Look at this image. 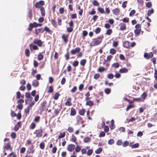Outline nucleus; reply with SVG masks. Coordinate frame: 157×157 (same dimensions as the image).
<instances>
[{
  "label": "nucleus",
  "instance_id": "1",
  "mask_svg": "<svg viewBox=\"0 0 157 157\" xmlns=\"http://www.w3.org/2000/svg\"><path fill=\"white\" fill-rule=\"evenodd\" d=\"M43 42L40 39H35L33 41V44H30L29 45L30 49L31 51L33 50H38L39 48L36 46L34 44H36L39 47H41L42 46Z\"/></svg>",
  "mask_w": 157,
  "mask_h": 157
},
{
  "label": "nucleus",
  "instance_id": "2",
  "mask_svg": "<svg viewBox=\"0 0 157 157\" xmlns=\"http://www.w3.org/2000/svg\"><path fill=\"white\" fill-rule=\"evenodd\" d=\"M103 38V36H100L93 39L91 42L93 46L99 45L101 43Z\"/></svg>",
  "mask_w": 157,
  "mask_h": 157
},
{
  "label": "nucleus",
  "instance_id": "3",
  "mask_svg": "<svg viewBox=\"0 0 157 157\" xmlns=\"http://www.w3.org/2000/svg\"><path fill=\"white\" fill-rule=\"evenodd\" d=\"M135 29L134 30V33L135 36H138L140 34L141 31V26L140 24H136L135 27Z\"/></svg>",
  "mask_w": 157,
  "mask_h": 157
},
{
  "label": "nucleus",
  "instance_id": "4",
  "mask_svg": "<svg viewBox=\"0 0 157 157\" xmlns=\"http://www.w3.org/2000/svg\"><path fill=\"white\" fill-rule=\"evenodd\" d=\"M43 131L42 129H39L36 130L34 133L36 135V136L37 137H40L42 136V133Z\"/></svg>",
  "mask_w": 157,
  "mask_h": 157
},
{
  "label": "nucleus",
  "instance_id": "5",
  "mask_svg": "<svg viewBox=\"0 0 157 157\" xmlns=\"http://www.w3.org/2000/svg\"><path fill=\"white\" fill-rule=\"evenodd\" d=\"M153 54L152 52H150L149 53H144V57L147 59H149L152 58L153 56Z\"/></svg>",
  "mask_w": 157,
  "mask_h": 157
},
{
  "label": "nucleus",
  "instance_id": "6",
  "mask_svg": "<svg viewBox=\"0 0 157 157\" xmlns=\"http://www.w3.org/2000/svg\"><path fill=\"white\" fill-rule=\"evenodd\" d=\"M75 146L73 144H69L67 147V150L70 152H72L74 150Z\"/></svg>",
  "mask_w": 157,
  "mask_h": 157
},
{
  "label": "nucleus",
  "instance_id": "7",
  "mask_svg": "<svg viewBox=\"0 0 157 157\" xmlns=\"http://www.w3.org/2000/svg\"><path fill=\"white\" fill-rule=\"evenodd\" d=\"M112 12L113 14L118 15L119 14L120 12V9L118 8H116L112 10Z\"/></svg>",
  "mask_w": 157,
  "mask_h": 157
},
{
  "label": "nucleus",
  "instance_id": "8",
  "mask_svg": "<svg viewBox=\"0 0 157 157\" xmlns=\"http://www.w3.org/2000/svg\"><path fill=\"white\" fill-rule=\"evenodd\" d=\"M120 30L121 31L125 30L126 29V25L124 23H121L119 24Z\"/></svg>",
  "mask_w": 157,
  "mask_h": 157
},
{
  "label": "nucleus",
  "instance_id": "9",
  "mask_svg": "<svg viewBox=\"0 0 157 157\" xmlns=\"http://www.w3.org/2000/svg\"><path fill=\"white\" fill-rule=\"evenodd\" d=\"M141 23L144 26V28L145 29L149 28L150 25V23L146 21L145 20L143 21Z\"/></svg>",
  "mask_w": 157,
  "mask_h": 157
},
{
  "label": "nucleus",
  "instance_id": "10",
  "mask_svg": "<svg viewBox=\"0 0 157 157\" xmlns=\"http://www.w3.org/2000/svg\"><path fill=\"white\" fill-rule=\"evenodd\" d=\"M81 50V49L79 47H76L75 49H72L71 51V53L72 55H75L76 53L79 52Z\"/></svg>",
  "mask_w": 157,
  "mask_h": 157
},
{
  "label": "nucleus",
  "instance_id": "11",
  "mask_svg": "<svg viewBox=\"0 0 157 157\" xmlns=\"http://www.w3.org/2000/svg\"><path fill=\"white\" fill-rule=\"evenodd\" d=\"M69 35H65L63 34L62 36V38L65 43H67L68 41V38Z\"/></svg>",
  "mask_w": 157,
  "mask_h": 157
},
{
  "label": "nucleus",
  "instance_id": "12",
  "mask_svg": "<svg viewBox=\"0 0 157 157\" xmlns=\"http://www.w3.org/2000/svg\"><path fill=\"white\" fill-rule=\"evenodd\" d=\"M71 97H68L67 99V101L65 103V105L66 106H71L72 105V103L71 102Z\"/></svg>",
  "mask_w": 157,
  "mask_h": 157
},
{
  "label": "nucleus",
  "instance_id": "13",
  "mask_svg": "<svg viewBox=\"0 0 157 157\" xmlns=\"http://www.w3.org/2000/svg\"><path fill=\"white\" fill-rule=\"evenodd\" d=\"M4 149L10 150L11 151L12 148L11 147V143L10 142L6 144H5L4 147Z\"/></svg>",
  "mask_w": 157,
  "mask_h": 157
},
{
  "label": "nucleus",
  "instance_id": "14",
  "mask_svg": "<svg viewBox=\"0 0 157 157\" xmlns=\"http://www.w3.org/2000/svg\"><path fill=\"white\" fill-rule=\"evenodd\" d=\"M147 91L144 92L141 95V98L142 101V102H144L146 98L147 97Z\"/></svg>",
  "mask_w": 157,
  "mask_h": 157
},
{
  "label": "nucleus",
  "instance_id": "15",
  "mask_svg": "<svg viewBox=\"0 0 157 157\" xmlns=\"http://www.w3.org/2000/svg\"><path fill=\"white\" fill-rule=\"evenodd\" d=\"M21 122H17V124L15 125L14 128V130L16 131H17L19 130V128L21 127Z\"/></svg>",
  "mask_w": 157,
  "mask_h": 157
},
{
  "label": "nucleus",
  "instance_id": "16",
  "mask_svg": "<svg viewBox=\"0 0 157 157\" xmlns=\"http://www.w3.org/2000/svg\"><path fill=\"white\" fill-rule=\"evenodd\" d=\"M76 118L77 123L78 124H79L80 122H81V124L83 123V121H82V118L79 115H77L76 116Z\"/></svg>",
  "mask_w": 157,
  "mask_h": 157
},
{
  "label": "nucleus",
  "instance_id": "17",
  "mask_svg": "<svg viewBox=\"0 0 157 157\" xmlns=\"http://www.w3.org/2000/svg\"><path fill=\"white\" fill-rule=\"evenodd\" d=\"M32 85L34 87H36L39 85V82L36 79L33 80L32 82Z\"/></svg>",
  "mask_w": 157,
  "mask_h": 157
},
{
  "label": "nucleus",
  "instance_id": "18",
  "mask_svg": "<svg viewBox=\"0 0 157 157\" xmlns=\"http://www.w3.org/2000/svg\"><path fill=\"white\" fill-rule=\"evenodd\" d=\"M76 114V111L73 107H71V109L70 115L71 116H74Z\"/></svg>",
  "mask_w": 157,
  "mask_h": 157
},
{
  "label": "nucleus",
  "instance_id": "19",
  "mask_svg": "<svg viewBox=\"0 0 157 157\" xmlns=\"http://www.w3.org/2000/svg\"><path fill=\"white\" fill-rule=\"evenodd\" d=\"M33 11L31 9H29L28 12V17L31 19L33 17Z\"/></svg>",
  "mask_w": 157,
  "mask_h": 157
},
{
  "label": "nucleus",
  "instance_id": "20",
  "mask_svg": "<svg viewBox=\"0 0 157 157\" xmlns=\"http://www.w3.org/2000/svg\"><path fill=\"white\" fill-rule=\"evenodd\" d=\"M35 149H33V146H32V147L31 148H29V149L27 151V153L28 154H33L34 153V152L35 151Z\"/></svg>",
  "mask_w": 157,
  "mask_h": 157
},
{
  "label": "nucleus",
  "instance_id": "21",
  "mask_svg": "<svg viewBox=\"0 0 157 157\" xmlns=\"http://www.w3.org/2000/svg\"><path fill=\"white\" fill-rule=\"evenodd\" d=\"M123 45L124 47L128 48L129 47V43L128 41H124L123 43Z\"/></svg>",
  "mask_w": 157,
  "mask_h": 157
},
{
  "label": "nucleus",
  "instance_id": "22",
  "mask_svg": "<svg viewBox=\"0 0 157 157\" xmlns=\"http://www.w3.org/2000/svg\"><path fill=\"white\" fill-rule=\"evenodd\" d=\"M128 71V69L125 67L123 68L120 69L119 71L120 73H126Z\"/></svg>",
  "mask_w": 157,
  "mask_h": 157
},
{
  "label": "nucleus",
  "instance_id": "23",
  "mask_svg": "<svg viewBox=\"0 0 157 157\" xmlns=\"http://www.w3.org/2000/svg\"><path fill=\"white\" fill-rule=\"evenodd\" d=\"M44 31L50 34H51L52 33V30L47 26H45L44 27Z\"/></svg>",
  "mask_w": 157,
  "mask_h": 157
},
{
  "label": "nucleus",
  "instance_id": "24",
  "mask_svg": "<svg viewBox=\"0 0 157 157\" xmlns=\"http://www.w3.org/2000/svg\"><path fill=\"white\" fill-rule=\"evenodd\" d=\"M77 138L75 137V136L73 134H72L71 140L72 142L75 143L76 144H77L78 143L77 142Z\"/></svg>",
  "mask_w": 157,
  "mask_h": 157
},
{
  "label": "nucleus",
  "instance_id": "25",
  "mask_svg": "<svg viewBox=\"0 0 157 157\" xmlns=\"http://www.w3.org/2000/svg\"><path fill=\"white\" fill-rule=\"evenodd\" d=\"M47 104L46 101H43L41 104V106L42 110L43 111L45 108L46 105Z\"/></svg>",
  "mask_w": 157,
  "mask_h": 157
},
{
  "label": "nucleus",
  "instance_id": "26",
  "mask_svg": "<svg viewBox=\"0 0 157 157\" xmlns=\"http://www.w3.org/2000/svg\"><path fill=\"white\" fill-rule=\"evenodd\" d=\"M86 105H89L90 107H91L94 105V103L93 101L89 100L86 101Z\"/></svg>",
  "mask_w": 157,
  "mask_h": 157
},
{
  "label": "nucleus",
  "instance_id": "27",
  "mask_svg": "<svg viewBox=\"0 0 157 157\" xmlns=\"http://www.w3.org/2000/svg\"><path fill=\"white\" fill-rule=\"evenodd\" d=\"M98 10V12L101 14H103L105 13V11L103 8H101L100 7H98L97 8Z\"/></svg>",
  "mask_w": 157,
  "mask_h": 157
},
{
  "label": "nucleus",
  "instance_id": "28",
  "mask_svg": "<svg viewBox=\"0 0 157 157\" xmlns=\"http://www.w3.org/2000/svg\"><path fill=\"white\" fill-rule=\"evenodd\" d=\"M51 23L54 27H57V25L56 23V22L54 19H51Z\"/></svg>",
  "mask_w": 157,
  "mask_h": 157
},
{
  "label": "nucleus",
  "instance_id": "29",
  "mask_svg": "<svg viewBox=\"0 0 157 157\" xmlns=\"http://www.w3.org/2000/svg\"><path fill=\"white\" fill-rule=\"evenodd\" d=\"M40 10L41 15L43 17L45 15V12L44 8L43 7H41L40 9Z\"/></svg>",
  "mask_w": 157,
  "mask_h": 157
},
{
  "label": "nucleus",
  "instance_id": "30",
  "mask_svg": "<svg viewBox=\"0 0 157 157\" xmlns=\"http://www.w3.org/2000/svg\"><path fill=\"white\" fill-rule=\"evenodd\" d=\"M44 58V56L41 53H39L37 56V59L39 60H41Z\"/></svg>",
  "mask_w": 157,
  "mask_h": 157
},
{
  "label": "nucleus",
  "instance_id": "31",
  "mask_svg": "<svg viewBox=\"0 0 157 157\" xmlns=\"http://www.w3.org/2000/svg\"><path fill=\"white\" fill-rule=\"evenodd\" d=\"M25 54L27 57H29L30 56V52L29 49L27 48L25 50Z\"/></svg>",
  "mask_w": 157,
  "mask_h": 157
},
{
  "label": "nucleus",
  "instance_id": "32",
  "mask_svg": "<svg viewBox=\"0 0 157 157\" xmlns=\"http://www.w3.org/2000/svg\"><path fill=\"white\" fill-rule=\"evenodd\" d=\"M154 13V10L153 8H151V10H148L147 15L148 16H150Z\"/></svg>",
  "mask_w": 157,
  "mask_h": 157
},
{
  "label": "nucleus",
  "instance_id": "33",
  "mask_svg": "<svg viewBox=\"0 0 157 157\" xmlns=\"http://www.w3.org/2000/svg\"><path fill=\"white\" fill-rule=\"evenodd\" d=\"M65 136V132H60V133L59 135L58 136V138L59 139L63 138Z\"/></svg>",
  "mask_w": 157,
  "mask_h": 157
},
{
  "label": "nucleus",
  "instance_id": "34",
  "mask_svg": "<svg viewBox=\"0 0 157 157\" xmlns=\"http://www.w3.org/2000/svg\"><path fill=\"white\" fill-rule=\"evenodd\" d=\"M135 107V105H129L127 106L126 110V111H128L129 109L131 108H134Z\"/></svg>",
  "mask_w": 157,
  "mask_h": 157
},
{
  "label": "nucleus",
  "instance_id": "35",
  "mask_svg": "<svg viewBox=\"0 0 157 157\" xmlns=\"http://www.w3.org/2000/svg\"><path fill=\"white\" fill-rule=\"evenodd\" d=\"M116 50L114 48H112L110 49L109 53L112 55H113L116 53Z\"/></svg>",
  "mask_w": 157,
  "mask_h": 157
},
{
  "label": "nucleus",
  "instance_id": "36",
  "mask_svg": "<svg viewBox=\"0 0 157 157\" xmlns=\"http://www.w3.org/2000/svg\"><path fill=\"white\" fill-rule=\"evenodd\" d=\"M85 112V109H80L78 113L80 115H81L83 116L84 115Z\"/></svg>",
  "mask_w": 157,
  "mask_h": 157
},
{
  "label": "nucleus",
  "instance_id": "37",
  "mask_svg": "<svg viewBox=\"0 0 157 157\" xmlns=\"http://www.w3.org/2000/svg\"><path fill=\"white\" fill-rule=\"evenodd\" d=\"M129 145V146L131 147L132 148H136L138 147L139 146V144L138 143L135 144H134L131 145V143H130Z\"/></svg>",
  "mask_w": 157,
  "mask_h": 157
},
{
  "label": "nucleus",
  "instance_id": "38",
  "mask_svg": "<svg viewBox=\"0 0 157 157\" xmlns=\"http://www.w3.org/2000/svg\"><path fill=\"white\" fill-rule=\"evenodd\" d=\"M145 5L146 7L148 8H150L152 6V4L151 2H146Z\"/></svg>",
  "mask_w": 157,
  "mask_h": 157
},
{
  "label": "nucleus",
  "instance_id": "39",
  "mask_svg": "<svg viewBox=\"0 0 157 157\" xmlns=\"http://www.w3.org/2000/svg\"><path fill=\"white\" fill-rule=\"evenodd\" d=\"M67 131L69 133H72L74 132V129L72 127H71V126H69L68 127V128H67Z\"/></svg>",
  "mask_w": 157,
  "mask_h": 157
},
{
  "label": "nucleus",
  "instance_id": "40",
  "mask_svg": "<svg viewBox=\"0 0 157 157\" xmlns=\"http://www.w3.org/2000/svg\"><path fill=\"white\" fill-rule=\"evenodd\" d=\"M92 3L94 6H98L99 5V3L96 0H93Z\"/></svg>",
  "mask_w": 157,
  "mask_h": 157
},
{
  "label": "nucleus",
  "instance_id": "41",
  "mask_svg": "<svg viewBox=\"0 0 157 157\" xmlns=\"http://www.w3.org/2000/svg\"><path fill=\"white\" fill-rule=\"evenodd\" d=\"M111 125L110 126V128L111 129H114L115 128V126L114 124V120L112 119L111 121Z\"/></svg>",
  "mask_w": 157,
  "mask_h": 157
},
{
  "label": "nucleus",
  "instance_id": "42",
  "mask_svg": "<svg viewBox=\"0 0 157 157\" xmlns=\"http://www.w3.org/2000/svg\"><path fill=\"white\" fill-rule=\"evenodd\" d=\"M120 65L118 63H115L112 65V67L115 68H118L119 67Z\"/></svg>",
  "mask_w": 157,
  "mask_h": 157
},
{
  "label": "nucleus",
  "instance_id": "43",
  "mask_svg": "<svg viewBox=\"0 0 157 157\" xmlns=\"http://www.w3.org/2000/svg\"><path fill=\"white\" fill-rule=\"evenodd\" d=\"M110 13V10L109 7H106L105 8V13L106 14L108 15Z\"/></svg>",
  "mask_w": 157,
  "mask_h": 157
},
{
  "label": "nucleus",
  "instance_id": "44",
  "mask_svg": "<svg viewBox=\"0 0 157 157\" xmlns=\"http://www.w3.org/2000/svg\"><path fill=\"white\" fill-rule=\"evenodd\" d=\"M102 151V149L101 147H99L98 149L96 150L95 151V153L97 154H100Z\"/></svg>",
  "mask_w": 157,
  "mask_h": 157
},
{
  "label": "nucleus",
  "instance_id": "45",
  "mask_svg": "<svg viewBox=\"0 0 157 157\" xmlns=\"http://www.w3.org/2000/svg\"><path fill=\"white\" fill-rule=\"evenodd\" d=\"M112 29H109L106 30L105 34L107 35H110L112 34Z\"/></svg>",
  "mask_w": 157,
  "mask_h": 157
},
{
  "label": "nucleus",
  "instance_id": "46",
  "mask_svg": "<svg viewBox=\"0 0 157 157\" xmlns=\"http://www.w3.org/2000/svg\"><path fill=\"white\" fill-rule=\"evenodd\" d=\"M60 94H59L57 92L55 93L54 96H53V98L55 100H56L58 99L59 97Z\"/></svg>",
  "mask_w": 157,
  "mask_h": 157
},
{
  "label": "nucleus",
  "instance_id": "47",
  "mask_svg": "<svg viewBox=\"0 0 157 157\" xmlns=\"http://www.w3.org/2000/svg\"><path fill=\"white\" fill-rule=\"evenodd\" d=\"M86 59H84L81 60L80 62V64L81 65L84 66H85L86 63Z\"/></svg>",
  "mask_w": 157,
  "mask_h": 157
},
{
  "label": "nucleus",
  "instance_id": "48",
  "mask_svg": "<svg viewBox=\"0 0 157 157\" xmlns=\"http://www.w3.org/2000/svg\"><path fill=\"white\" fill-rule=\"evenodd\" d=\"M90 138L89 137L87 136L84 138L83 140V141L85 143H88L89 142H90Z\"/></svg>",
  "mask_w": 157,
  "mask_h": 157
},
{
  "label": "nucleus",
  "instance_id": "49",
  "mask_svg": "<svg viewBox=\"0 0 157 157\" xmlns=\"http://www.w3.org/2000/svg\"><path fill=\"white\" fill-rule=\"evenodd\" d=\"M129 144V142L127 140H125L123 143H122V146L124 147H125L128 145Z\"/></svg>",
  "mask_w": 157,
  "mask_h": 157
},
{
  "label": "nucleus",
  "instance_id": "50",
  "mask_svg": "<svg viewBox=\"0 0 157 157\" xmlns=\"http://www.w3.org/2000/svg\"><path fill=\"white\" fill-rule=\"evenodd\" d=\"M33 25L32 23H30L29 24V27L28 28V30L29 31L31 32L32 31L33 28Z\"/></svg>",
  "mask_w": 157,
  "mask_h": 157
},
{
  "label": "nucleus",
  "instance_id": "51",
  "mask_svg": "<svg viewBox=\"0 0 157 157\" xmlns=\"http://www.w3.org/2000/svg\"><path fill=\"white\" fill-rule=\"evenodd\" d=\"M133 101H137L138 102H142V101L141 100L140 98H133Z\"/></svg>",
  "mask_w": 157,
  "mask_h": 157
},
{
  "label": "nucleus",
  "instance_id": "52",
  "mask_svg": "<svg viewBox=\"0 0 157 157\" xmlns=\"http://www.w3.org/2000/svg\"><path fill=\"white\" fill-rule=\"evenodd\" d=\"M39 146L40 149H44L45 147V144L44 142L43 141L42 142H41Z\"/></svg>",
  "mask_w": 157,
  "mask_h": 157
},
{
  "label": "nucleus",
  "instance_id": "53",
  "mask_svg": "<svg viewBox=\"0 0 157 157\" xmlns=\"http://www.w3.org/2000/svg\"><path fill=\"white\" fill-rule=\"evenodd\" d=\"M54 90L52 86H50L48 87V92L51 93L53 92Z\"/></svg>",
  "mask_w": 157,
  "mask_h": 157
},
{
  "label": "nucleus",
  "instance_id": "54",
  "mask_svg": "<svg viewBox=\"0 0 157 157\" xmlns=\"http://www.w3.org/2000/svg\"><path fill=\"white\" fill-rule=\"evenodd\" d=\"M129 19L128 17H124L122 20L123 23H128L129 22Z\"/></svg>",
  "mask_w": 157,
  "mask_h": 157
},
{
  "label": "nucleus",
  "instance_id": "55",
  "mask_svg": "<svg viewBox=\"0 0 157 157\" xmlns=\"http://www.w3.org/2000/svg\"><path fill=\"white\" fill-rule=\"evenodd\" d=\"M136 12V10H132L129 13V16L130 17H132Z\"/></svg>",
  "mask_w": 157,
  "mask_h": 157
},
{
  "label": "nucleus",
  "instance_id": "56",
  "mask_svg": "<svg viewBox=\"0 0 157 157\" xmlns=\"http://www.w3.org/2000/svg\"><path fill=\"white\" fill-rule=\"evenodd\" d=\"M101 31V29L99 27L97 28L95 30L94 32L96 34L99 33Z\"/></svg>",
  "mask_w": 157,
  "mask_h": 157
},
{
  "label": "nucleus",
  "instance_id": "57",
  "mask_svg": "<svg viewBox=\"0 0 157 157\" xmlns=\"http://www.w3.org/2000/svg\"><path fill=\"white\" fill-rule=\"evenodd\" d=\"M12 156V157H17V155L13 152H12L8 155L7 157H11Z\"/></svg>",
  "mask_w": 157,
  "mask_h": 157
},
{
  "label": "nucleus",
  "instance_id": "58",
  "mask_svg": "<svg viewBox=\"0 0 157 157\" xmlns=\"http://www.w3.org/2000/svg\"><path fill=\"white\" fill-rule=\"evenodd\" d=\"M105 70L104 67H101L98 68V71L100 72H102Z\"/></svg>",
  "mask_w": 157,
  "mask_h": 157
},
{
  "label": "nucleus",
  "instance_id": "59",
  "mask_svg": "<svg viewBox=\"0 0 157 157\" xmlns=\"http://www.w3.org/2000/svg\"><path fill=\"white\" fill-rule=\"evenodd\" d=\"M113 56L111 55L108 56H107V59L106 60H105V61L106 62H107V61H110L111 59L113 58Z\"/></svg>",
  "mask_w": 157,
  "mask_h": 157
},
{
  "label": "nucleus",
  "instance_id": "60",
  "mask_svg": "<svg viewBox=\"0 0 157 157\" xmlns=\"http://www.w3.org/2000/svg\"><path fill=\"white\" fill-rule=\"evenodd\" d=\"M36 126V124L34 123H32L30 126V128L31 129H34Z\"/></svg>",
  "mask_w": 157,
  "mask_h": 157
},
{
  "label": "nucleus",
  "instance_id": "61",
  "mask_svg": "<svg viewBox=\"0 0 157 157\" xmlns=\"http://www.w3.org/2000/svg\"><path fill=\"white\" fill-rule=\"evenodd\" d=\"M93 150L92 149H90L87 151V154L88 155L90 156L93 152Z\"/></svg>",
  "mask_w": 157,
  "mask_h": 157
},
{
  "label": "nucleus",
  "instance_id": "62",
  "mask_svg": "<svg viewBox=\"0 0 157 157\" xmlns=\"http://www.w3.org/2000/svg\"><path fill=\"white\" fill-rule=\"evenodd\" d=\"M107 77L110 79H113L114 77V75L113 74H108L107 75Z\"/></svg>",
  "mask_w": 157,
  "mask_h": 157
},
{
  "label": "nucleus",
  "instance_id": "63",
  "mask_svg": "<svg viewBox=\"0 0 157 157\" xmlns=\"http://www.w3.org/2000/svg\"><path fill=\"white\" fill-rule=\"evenodd\" d=\"M104 91L106 94H109L111 92V90L110 88H107Z\"/></svg>",
  "mask_w": 157,
  "mask_h": 157
},
{
  "label": "nucleus",
  "instance_id": "64",
  "mask_svg": "<svg viewBox=\"0 0 157 157\" xmlns=\"http://www.w3.org/2000/svg\"><path fill=\"white\" fill-rule=\"evenodd\" d=\"M10 136L12 138L14 139L16 137V134L14 132H12L10 134Z\"/></svg>",
  "mask_w": 157,
  "mask_h": 157
}]
</instances>
